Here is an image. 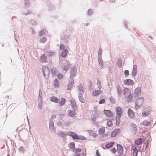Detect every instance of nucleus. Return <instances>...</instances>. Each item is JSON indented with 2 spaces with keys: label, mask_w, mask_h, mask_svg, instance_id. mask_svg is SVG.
Wrapping results in <instances>:
<instances>
[{
  "label": "nucleus",
  "mask_w": 156,
  "mask_h": 156,
  "mask_svg": "<svg viewBox=\"0 0 156 156\" xmlns=\"http://www.w3.org/2000/svg\"><path fill=\"white\" fill-rule=\"evenodd\" d=\"M115 111L117 116L121 117L122 115L123 110L119 106H117L115 108Z\"/></svg>",
  "instance_id": "5"
},
{
  "label": "nucleus",
  "mask_w": 156,
  "mask_h": 156,
  "mask_svg": "<svg viewBox=\"0 0 156 156\" xmlns=\"http://www.w3.org/2000/svg\"><path fill=\"white\" fill-rule=\"evenodd\" d=\"M51 73L55 75H57L58 74L59 72L58 70L55 68H52L51 70Z\"/></svg>",
  "instance_id": "18"
},
{
  "label": "nucleus",
  "mask_w": 156,
  "mask_h": 156,
  "mask_svg": "<svg viewBox=\"0 0 156 156\" xmlns=\"http://www.w3.org/2000/svg\"><path fill=\"white\" fill-rule=\"evenodd\" d=\"M101 92L102 91L101 90H94L93 91L92 94L93 96H95L101 93Z\"/></svg>",
  "instance_id": "16"
},
{
  "label": "nucleus",
  "mask_w": 156,
  "mask_h": 156,
  "mask_svg": "<svg viewBox=\"0 0 156 156\" xmlns=\"http://www.w3.org/2000/svg\"><path fill=\"white\" fill-rule=\"evenodd\" d=\"M47 38L46 37H43L40 39V41L41 43H44L46 42Z\"/></svg>",
  "instance_id": "36"
},
{
  "label": "nucleus",
  "mask_w": 156,
  "mask_h": 156,
  "mask_svg": "<svg viewBox=\"0 0 156 156\" xmlns=\"http://www.w3.org/2000/svg\"><path fill=\"white\" fill-rule=\"evenodd\" d=\"M135 69H136V68L134 66L133 67V71H134V70Z\"/></svg>",
  "instance_id": "60"
},
{
  "label": "nucleus",
  "mask_w": 156,
  "mask_h": 156,
  "mask_svg": "<svg viewBox=\"0 0 156 156\" xmlns=\"http://www.w3.org/2000/svg\"><path fill=\"white\" fill-rule=\"evenodd\" d=\"M49 128L52 132L55 131V128L54 126V122H50Z\"/></svg>",
  "instance_id": "20"
},
{
  "label": "nucleus",
  "mask_w": 156,
  "mask_h": 156,
  "mask_svg": "<svg viewBox=\"0 0 156 156\" xmlns=\"http://www.w3.org/2000/svg\"><path fill=\"white\" fill-rule=\"evenodd\" d=\"M111 151L114 154H115L116 151V150L115 148H112L111 149Z\"/></svg>",
  "instance_id": "48"
},
{
  "label": "nucleus",
  "mask_w": 156,
  "mask_h": 156,
  "mask_svg": "<svg viewBox=\"0 0 156 156\" xmlns=\"http://www.w3.org/2000/svg\"><path fill=\"white\" fill-rule=\"evenodd\" d=\"M150 110L149 108H146L143 112L142 115L143 117H146L150 114Z\"/></svg>",
  "instance_id": "10"
},
{
  "label": "nucleus",
  "mask_w": 156,
  "mask_h": 156,
  "mask_svg": "<svg viewBox=\"0 0 156 156\" xmlns=\"http://www.w3.org/2000/svg\"><path fill=\"white\" fill-rule=\"evenodd\" d=\"M105 101L104 99H102L101 100L99 101V103L100 104H102L104 103L105 102Z\"/></svg>",
  "instance_id": "43"
},
{
  "label": "nucleus",
  "mask_w": 156,
  "mask_h": 156,
  "mask_svg": "<svg viewBox=\"0 0 156 156\" xmlns=\"http://www.w3.org/2000/svg\"><path fill=\"white\" fill-rule=\"evenodd\" d=\"M143 142L142 139L141 138H139L136 139L134 143L136 145L141 144Z\"/></svg>",
  "instance_id": "13"
},
{
  "label": "nucleus",
  "mask_w": 156,
  "mask_h": 156,
  "mask_svg": "<svg viewBox=\"0 0 156 156\" xmlns=\"http://www.w3.org/2000/svg\"><path fill=\"white\" fill-rule=\"evenodd\" d=\"M92 12L93 11L92 10L89 9L88 11V14L90 15L92 13Z\"/></svg>",
  "instance_id": "52"
},
{
  "label": "nucleus",
  "mask_w": 156,
  "mask_h": 156,
  "mask_svg": "<svg viewBox=\"0 0 156 156\" xmlns=\"http://www.w3.org/2000/svg\"><path fill=\"white\" fill-rule=\"evenodd\" d=\"M99 65L101 66L102 65V61L101 60H99Z\"/></svg>",
  "instance_id": "54"
},
{
  "label": "nucleus",
  "mask_w": 156,
  "mask_h": 156,
  "mask_svg": "<svg viewBox=\"0 0 156 156\" xmlns=\"http://www.w3.org/2000/svg\"><path fill=\"white\" fill-rule=\"evenodd\" d=\"M138 150L136 147H134L133 150V156H137Z\"/></svg>",
  "instance_id": "22"
},
{
  "label": "nucleus",
  "mask_w": 156,
  "mask_h": 156,
  "mask_svg": "<svg viewBox=\"0 0 156 156\" xmlns=\"http://www.w3.org/2000/svg\"><path fill=\"white\" fill-rule=\"evenodd\" d=\"M69 64H67L65 66L63 67V69L64 71H67L69 67Z\"/></svg>",
  "instance_id": "35"
},
{
  "label": "nucleus",
  "mask_w": 156,
  "mask_h": 156,
  "mask_svg": "<svg viewBox=\"0 0 156 156\" xmlns=\"http://www.w3.org/2000/svg\"><path fill=\"white\" fill-rule=\"evenodd\" d=\"M114 143H115L114 142H111L105 145V147L106 148L111 147L113 146Z\"/></svg>",
  "instance_id": "23"
},
{
  "label": "nucleus",
  "mask_w": 156,
  "mask_h": 156,
  "mask_svg": "<svg viewBox=\"0 0 156 156\" xmlns=\"http://www.w3.org/2000/svg\"><path fill=\"white\" fill-rule=\"evenodd\" d=\"M70 101L73 109H75L76 108V105L74 100L73 99H71L70 100Z\"/></svg>",
  "instance_id": "24"
},
{
  "label": "nucleus",
  "mask_w": 156,
  "mask_h": 156,
  "mask_svg": "<svg viewBox=\"0 0 156 156\" xmlns=\"http://www.w3.org/2000/svg\"><path fill=\"white\" fill-rule=\"evenodd\" d=\"M150 124V122L147 120L144 121L142 123V125L144 126H148Z\"/></svg>",
  "instance_id": "29"
},
{
  "label": "nucleus",
  "mask_w": 156,
  "mask_h": 156,
  "mask_svg": "<svg viewBox=\"0 0 156 156\" xmlns=\"http://www.w3.org/2000/svg\"><path fill=\"white\" fill-rule=\"evenodd\" d=\"M80 96L81 97H83L82 96V94H79V98H80Z\"/></svg>",
  "instance_id": "58"
},
{
  "label": "nucleus",
  "mask_w": 156,
  "mask_h": 156,
  "mask_svg": "<svg viewBox=\"0 0 156 156\" xmlns=\"http://www.w3.org/2000/svg\"><path fill=\"white\" fill-rule=\"evenodd\" d=\"M105 131V129L104 127H101L99 130V134L100 135H102Z\"/></svg>",
  "instance_id": "25"
},
{
  "label": "nucleus",
  "mask_w": 156,
  "mask_h": 156,
  "mask_svg": "<svg viewBox=\"0 0 156 156\" xmlns=\"http://www.w3.org/2000/svg\"><path fill=\"white\" fill-rule=\"evenodd\" d=\"M70 148H73L75 147V144L74 142H72L69 144V145Z\"/></svg>",
  "instance_id": "38"
},
{
  "label": "nucleus",
  "mask_w": 156,
  "mask_h": 156,
  "mask_svg": "<svg viewBox=\"0 0 156 156\" xmlns=\"http://www.w3.org/2000/svg\"><path fill=\"white\" fill-rule=\"evenodd\" d=\"M73 139H82L81 138L79 137L78 135L75 133H74V135H73Z\"/></svg>",
  "instance_id": "37"
},
{
  "label": "nucleus",
  "mask_w": 156,
  "mask_h": 156,
  "mask_svg": "<svg viewBox=\"0 0 156 156\" xmlns=\"http://www.w3.org/2000/svg\"><path fill=\"white\" fill-rule=\"evenodd\" d=\"M65 48V46H64V45L62 44H61L60 46V49L62 50H63V49H64Z\"/></svg>",
  "instance_id": "45"
},
{
  "label": "nucleus",
  "mask_w": 156,
  "mask_h": 156,
  "mask_svg": "<svg viewBox=\"0 0 156 156\" xmlns=\"http://www.w3.org/2000/svg\"><path fill=\"white\" fill-rule=\"evenodd\" d=\"M128 114L129 116L131 119L133 118L135 116L134 112L130 108L128 109Z\"/></svg>",
  "instance_id": "12"
},
{
  "label": "nucleus",
  "mask_w": 156,
  "mask_h": 156,
  "mask_svg": "<svg viewBox=\"0 0 156 156\" xmlns=\"http://www.w3.org/2000/svg\"><path fill=\"white\" fill-rule=\"evenodd\" d=\"M74 133L72 132H69L68 133V134L69 136H72V137L73 136V135H74Z\"/></svg>",
  "instance_id": "46"
},
{
  "label": "nucleus",
  "mask_w": 156,
  "mask_h": 156,
  "mask_svg": "<svg viewBox=\"0 0 156 156\" xmlns=\"http://www.w3.org/2000/svg\"><path fill=\"white\" fill-rule=\"evenodd\" d=\"M119 67H121L122 66V65L121 62L118 65Z\"/></svg>",
  "instance_id": "57"
},
{
  "label": "nucleus",
  "mask_w": 156,
  "mask_h": 156,
  "mask_svg": "<svg viewBox=\"0 0 156 156\" xmlns=\"http://www.w3.org/2000/svg\"><path fill=\"white\" fill-rule=\"evenodd\" d=\"M136 69H135L134 70V71H133L132 72L133 75L134 76H135L136 74Z\"/></svg>",
  "instance_id": "51"
},
{
  "label": "nucleus",
  "mask_w": 156,
  "mask_h": 156,
  "mask_svg": "<svg viewBox=\"0 0 156 156\" xmlns=\"http://www.w3.org/2000/svg\"><path fill=\"white\" fill-rule=\"evenodd\" d=\"M144 99L143 98H139L137 100L136 102V105L138 106H140L143 103Z\"/></svg>",
  "instance_id": "15"
},
{
  "label": "nucleus",
  "mask_w": 156,
  "mask_h": 156,
  "mask_svg": "<svg viewBox=\"0 0 156 156\" xmlns=\"http://www.w3.org/2000/svg\"><path fill=\"white\" fill-rule=\"evenodd\" d=\"M7 156H10L9 155H8Z\"/></svg>",
  "instance_id": "62"
},
{
  "label": "nucleus",
  "mask_w": 156,
  "mask_h": 156,
  "mask_svg": "<svg viewBox=\"0 0 156 156\" xmlns=\"http://www.w3.org/2000/svg\"><path fill=\"white\" fill-rule=\"evenodd\" d=\"M57 77L59 79H61L63 77V75L61 74H58Z\"/></svg>",
  "instance_id": "41"
},
{
  "label": "nucleus",
  "mask_w": 156,
  "mask_h": 156,
  "mask_svg": "<svg viewBox=\"0 0 156 156\" xmlns=\"http://www.w3.org/2000/svg\"><path fill=\"white\" fill-rule=\"evenodd\" d=\"M42 98L41 97H40L39 98V99H40V101L38 102V105L39 108L40 109H41V108H42Z\"/></svg>",
  "instance_id": "32"
},
{
  "label": "nucleus",
  "mask_w": 156,
  "mask_h": 156,
  "mask_svg": "<svg viewBox=\"0 0 156 156\" xmlns=\"http://www.w3.org/2000/svg\"><path fill=\"white\" fill-rule=\"evenodd\" d=\"M74 84V80H72V81L69 82L68 83V90H70Z\"/></svg>",
  "instance_id": "26"
},
{
  "label": "nucleus",
  "mask_w": 156,
  "mask_h": 156,
  "mask_svg": "<svg viewBox=\"0 0 156 156\" xmlns=\"http://www.w3.org/2000/svg\"><path fill=\"white\" fill-rule=\"evenodd\" d=\"M56 115H52L51 116V119H55L56 117Z\"/></svg>",
  "instance_id": "55"
},
{
  "label": "nucleus",
  "mask_w": 156,
  "mask_h": 156,
  "mask_svg": "<svg viewBox=\"0 0 156 156\" xmlns=\"http://www.w3.org/2000/svg\"><path fill=\"white\" fill-rule=\"evenodd\" d=\"M48 56H51L53 54V53L52 52H49L47 53Z\"/></svg>",
  "instance_id": "49"
},
{
  "label": "nucleus",
  "mask_w": 156,
  "mask_h": 156,
  "mask_svg": "<svg viewBox=\"0 0 156 156\" xmlns=\"http://www.w3.org/2000/svg\"><path fill=\"white\" fill-rule=\"evenodd\" d=\"M136 109H137V108H136Z\"/></svg>",
  "instance_id": "63"
},
{
  "label": "nucleus",
  "mask_w": 156,
  "mask_h": 156,
  "mask_svg": "<svg viewBox=\"0 0 156 156\" xmlns=\"http://www.w3.org/2000/svg\"><path fill=\"white\" fill-rule=\"evenodd\" d=\"M117 91L118 93V94L119 95H120L121 94L122 92V89L121 88V87L120 86H117Z\"/></svg>",
  "instance_id": "31"
},
{
  "label": "nucleus",
  "mask_w": 156,
  "mask_h": 156,
  "mask_svg": "<svg viewBox=\"0 0 156 156\" xmlns=\"http://www.w3.org/2000/svg\"><path fill=\"white\" fill-rule=\"evenodd\" d=\"M65 100L63 98H62L61 99V101L59 102V105L60 106H62L65 104Z\"/></svg>",
  "instance_id": "34"
},
{
  "label": "nucleus",
  "mask_w": 156,
  "mask_h": 156,
  "mask_svg": "<svg viewBox=\"0 0 156 156\" xmlns=\"http://www.w3.org/2000/svg\"><path fill=\"white\" fill-rule=\"evenodd\" d=\"M123 94L125 97L127 98H131L132 97V95L131 94L130 91L129 89L125 88L123 90Z\"/></svg>",
  "instance_id": "3"
},
{
  "label": "nucleus",
  "mask_w": 156,
  "mask_h": 156,
  "mask_svg": "<svg viewBox=\"0 0 156 156\" xmlns=\"http://www.w3.org/2000/svg\"><path fill=\"white\" fill-rule=\"evenodd\" d=\"M141 93V88L140 87H137L134 90L133 94L134 96L135 97H137L140 95Z\"/></svg>",
  "instance_id": "9"
},
{
  "label": "nucleus",
  "mask_w": 156,
  "mask_h": 156,
  "mask_svg": "<svg viewBox=\"0 0 156 156\" xmlns=\"http://www.w3.org/2000/svg\"><path fill=\"white\" fill-rule=\"evenodd\" d=\"M81 87V89H80V88H79V90H81V91H82L83 90L82 89H83V87H82H82Z\"/></svg>",
  "instance_id": "61"
},
{
  "label": "nucleus",
  "mask_w": 156,
  "mask_h": 156,
  "mask_svg": "<svg viewBox=\"0 0 156 156\" xmlns=\"http://www.w3.org/2000/svg\"><path fill=\"white\" fill-rule=\"evenodd\" d=\"M96 153L97 156H101L99 151L98 150H96Z\"/></svg>",
  "instance_id": "50"
},
{
  "label": "nucleus",
  "mask_w": 156,
  "mask_h": 156,
  "mask_svg": "<svg viewBox=\"0 0 156 156\" xmlns=\"http://www.w3.org/2000/svg\"><path fill=\"white\" fill-rule=\"evenodd\" d=\"M129 131L132 135H135L137 131V126L133 123H132L129 126Z\"/></svg>",
  "instance_id": "1"
},
{
  "label": "nucleus",
  "mask_w": 156,
  "mask_h": 156,
  "mask_svg": "<svg viewBox=\"0 0 156 156\" xmlns=\"http://www.w3.org/2000/svg\"><path fill=\"white\" fill-rule=\"evenodd\" d=\"M46 31L44 30H42L40 32L39 35L40 36L42 35L45 34Z\"/></svg>",
  "instance_id": "39"
},
{
  "label": "nucleus",
  "mask_w": 156,
  "mask_h": 156,
  "mask_svg": "<svg viewBox=\"0 0 156 156\" xmlns=\"http://www.w3.org/2000/svg\"><path fill=\"white\" fill-rule=\"evenodd\" d=\"M123 83L125 85L127 86L133 85L134 83L133 80L130 79L124 80H123Z\"/></svg>",
  "instance_id": "6"
},
{
  "label": "nucleus",
  "mask_w": 156,
  "mask_h": 156,
  "mask_svg": "<svg viewBox=\"0 0 156 156\" xmlns=\"http://www.w3.org/2000/svg\"><path fill=\"white\" fill-rule=\"evenodd\" d=\"M50 100L52 102L56 103H58L59 101L58 98L55 96L51 97L50 98Z\"/></svg>",
  "instance_id": "17"
},
{
  "label": "nucleus",
  "mask_w": 156,
  "mask_h": 156,
  "mask_svg": "<svg viewBox=\"0 0 156 156\" xmlns=\"http://www.w3.org/2000/svg\"><path fill=\"white\" fill-rule=\"evenodd\" d=\"M124 73L125 76H128L129 74V72L128 70H125Z\"/></svg>",
  "instance_id": "47"
},
{
  "label": "nucleus",
  "mask_w": 156,
  "mask_h": 156,
  "mask_svg": "<svg viewBox=\"0 0 156 156\" xmlns=\"http://www.w3.org/2000/svg\"><path fill=\"white\" fill-rule=\"evenodd\" d=\"M77 71V68L75 66L73 67L70 72V77L72 78L75 76Z\"/></svg>",
  "instance_id": "11"
},
{
  "label": "nucleus",
  "mask_w": 156,
  "mask_h": 156,
  "mask_svg": "<svg viewBox=\"0 0 156 156\" xmlns=\"http://www.w3.org/2000/svg\"><path fill=\"white\" fill-rule=\"evenodd\" d=\"M89 133L90 135L94 137H96L98 135L93 130H90L89 131Z\"/></svg>",
  "instance_id": "21"
},
{
  "label": "nucleus",
  "mask_w": 156,
  "mask_h": 156,
  "mask_svg": "<svg viewBox=\"0 0 156 156\" xmlns=\"http://www.w3.org/2000/svg\"><path fill=\"white\" fill-rule=\"evenodd\" d=\"M80 98H79V99L80 101H81L82 103H83L84 101V99L83 98V97H81L80 96Z\"/></svg>",
  "instance_id": "44"
},
{
  "label": "nucleus",
  "mask_w": 156,
  "mask_h": 156,
  "mask_svg": "<svg viewBox=\"0 0 156 156\" xmlns=\"http://www.w3.org/2000/svg\"><path fill=\"white\" fill-rule=\"evenodd\" d=\"M42 72L44 77L48 78L49 76L50 70L49 69L45 66H43L42 67Z\"/></svg>",
  "instance_id": "2"
},
{
  "label": "nucleus",
  "mask_w": 156,
  "mask_h": 156,
  "mask_svg": "<svg viewBox=\"0 0 156 156\" xmlns=\"http://www.w3.org/2000/svg\"><path fill=\"white\" fill-rule=\"evenodd\" d=\"M121 117H119V116H116V124L117 126L119 125L120 122V118Z\"/></svg>",
  "instance_id": "27"
},
{
  "label": "nucleus",
  "mask_w": 156,
  "mask_h": 156,
  "mask_svg": "<svg viewBox=\"0 0 156 156\" xmlns=\"http://www.w3.org/2000/svg\"><path fill=\"white\" fill-rule=\"evenodd\" d=\"M73 151L75 153L74 156H85V154L81 151V150L79 148H76L73 150Z\"/></svg>",
  "instance_id": "4"
},
{
  "label": "nucleus",
  "mask_w": 156,
  "mask_h": 156,
  "mask_svg": "<svg viewBox=\"0 0 156 156\" xmlns=\"http://www.w3.org/2000/svg\"><path fill=\"white\" fill-rule=\"evenodd\" d=\"M54 87L56 88L58 87L59 86L58 81L57 79H55V80L54 82Z\"/></svg>",
  "instance_id": "30"
},
{
  "label": "nucleus",
  "mask_w": 156,
  "mask_h": 156,
  "mask_svg": "<svg viewBox=\"0 0 156 156\" xmlns=\"http://www.w3.org/2000/svg\"><path fill=\"white\" fill-rule=\"evenodd\" d=\"M119 130L118 129H115L114 130L111 134V137H114L119 132Z\"/></svg>",
  "instance_id": "14"
},
{
  "label": "nucleus",
  "mask_w": 156,
  "mask_h": 156,
  "mask_svg": "<svg viewBox=\"0 0 156 156\" xmlns=\"http://www.w3.org/2000/svg\"><path fill=\"white\" fill-rule=\"evenodd\" d=\"M102 51L101 49H100L98 52V55H101Z\"/></svg>",
  "instance_id": "53"
},
{
  "label": "nucleus",
  "mask_w": 156,
  "mask_h": 156,
  "mask_svg": "<svg viewBox=\"0 0 156 156\" xmlns=\"http://www.w3.org/2000/svg\"><path fill=\"white\" fill-rule=\"evenodd\" d=\"M104 112L105 115L108 117H112L113 116V113L110 110H105Z\"/></svg>",
  "instance_id": "8"
},
{
  "label": "nucleus",
  "mask_w": 156,
  "mask_h": 156,
  "mask_svg": "<svg viewBox=\"0 0 156 156\" xmlns=\"http://www.w3.org/2000/svg\"><path fill=\"white\" fill-rule=\"evenodd\" d=\"M68 113L69 115L70 116H73L75 115V112L73 110H69Z\"/></svg>",
  "instance_id": "28"
},
{
  "label": "nucleus",
  "mask_w": 156,
  "mask_h": 156,
  "mask_svg": "<svg viewBox=\"0 0 156 156\" xmlns=\"http://www.w3.org/2000/svg\"><path fill=\"white\" fill-rule=\"evenodd\" d=\"M113 123L112 120L109 121L107 122V125L109 127H111L112 126Z\"/></svg>",
  "instance_id": "40"
},
{
  "label": "nucleus",
  "mask_w": 156,
  "mask_h": 156,
  "mask_svg": "<svg viewBox=\"0 0 156 156\" xmlns=\"http://www.w3.org/2000/svg\"><path fill=\"white\" fill-rule=\"evenodd\" d=\"M117 150L118 154L119 155H122L123 152V149L122 147L120 144H117Z\"/></svg>",
  "instance_id": "7"
},
{
  "label": "nucleus",
  "mask_w": 156,
  "mask_h": 156,
  "mask_svg": "<svg viewBox=\"0 0 156 156\" xmlns=\"http://www.w3.org/2000/svg\"><path fill=\"white\" fill-rule=\"evenodd\" d=\"M47 59V57L44 54H43L40 58V60L41 62H45Z\"/></svg>",
  "instance_id": "19"
},
{
  "label": "nucleus",
  "mask_w": 156,
  "mask_h": 156,
  "mask_svg": "<svg viewBox=\"0 0 156 156\" xmlns=\"http://www.w3.org/2000/svg\"><path fill=\"white\" fill-rule=\"evenodd\" d=\"M97 82H98V83H100V86H99V87H100V88H101V83H100V80H98Z\"/></svg>",
  "instance_id": "56"
},
{
  "label": "nucleus",
  "mask_w": 156,
  "mask_h": 156,
  "mask_svg": "<svg viewBox=\"0 0 156 156\" xmlns=\"http://www.w3.org/2000/svg\"><path fill=\"white\" fill-rule=\"evenodd\" d=\"M59 135L61 136L64 137L66 136V134L63 132L62 131L59 133Z\"/></svg>",
  "instance_id": "42"
},
{
  "label": "nucleus",
  "mask_w": 156,
  "mask_h": 156,
  "mask_svg": "<svg viewBox=\"0 0 156 156\" xmlns=\"http://www.w3.org/2000/svg\"><path fill=\"white\" fill-rule=\"evenodd\" d=\"M67 53V50L66 49H65L62 52L61 56L62 57H64L66 56Z\"/></svg>",
  "instance_id": "33"
},
{
  "label": "nucleus",
  "mask_w": 156,
  "mask_h": 156,
  "mask_svg": "<svg viewBox=\"0 0 156 156\" xmlns=\"http://www.w3.org/2000/svg\"><path fill=\"white\" fill-rule=\"evenodd\" d=\"M58 124L59 125H61L62 124V122H58Z\"/></svg>",
  "instance_id": "59"
}]
</instances>
